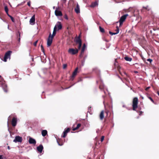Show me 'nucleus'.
<instances>
[{"mask_svg":"<svg viewBox=\"0 0 159 159\" xmlns=\"http://www.w3.org/2000/svg\"><path fill=\"white\" fill-rule=\"evenodd\" d=\"M80 36L79 35L76 39L75 42L76 43L79 44L78 49L76 48L74 49V48H70L68 50V52L71 55H75L78 52V50L80 49L82 46V41L80 39Z\"/></svg>","mask_w":159,"mask_h":159,"instance_id":"f257e3e1","label":"nucleus"},{"mask_svg":"<svg viewBox=\"0 0 159 159\" xmlns=\"http://www.w3.org/2000/svg\"><path fill=\"white\" fill-rule=\"evenodd\" d=\"M0 86L2 87L4 91L5 92L7 91V85L5 84V81L4 80L3 78L0 75Z\"/></svg>","mask_w":159,"mask_h":159,"instance_id":"f03ea898","label":"nucleus"},{"mask_svg":"<svg viewBox=\"0 0 159 159\" xmlns=\"http://www.w3.org/2000/svg\"><path fill=\"white\" fill-rule=\"evenodd\" d=\"M138 99L137 98H134L133 102V107L134 110L138 107Z\"/></svg>","mask_w":159,"mask_h":159,"instance_id":"7ed1b4c3","label":"nucleus"},{"mask_svg":"<svg viewBox=\"0 0 159 159\" xmlns=\"http://www.w3.org/2000/svg\"><path fill=\"white\" fill-rule=\"evenodd\" d=\"M62 28V25L61 22L58 21L54 26V29H55L57 31L61 30Z\"/></svg>","mask_w":159,"mask_h":159,"instance_id":"20e7f679","label":"nucleus"},{"mask_svg":"<svg viewBox=\"0 0 159 159\" xmlns=\"http://www.w3.org/2000/svg\"><path fill=\"white\" fill-rule=\"evenodd\" d=\"M11 51H7L5 54L3 61L5 62H6L7 61V59L9 58H10L11 54Z\"/></svg>","mask_w":159,"mask_h":159,"instance_id":"39448f33","label":"nucleus"},{"mask_svg":"<svg viewBox=\"0 0 159 159\" xmlns=\"http://www.w3.org/2000/svg\"><path fill=\"white\" fill-rule=\"evenodd\" d=\"M128 16L127 14H125L122 16L120 18L119 20L120 25H122L123 22L125 20L127 16Z\"/></svg>","mask_w":159,"mask_h":159,"instance_id":"423d86ee","label":"nucleus"},{"mask_svg":"<svg viewBox=\"0 0 159 159\" xmlns=\"http://www.w3.org/2000/svg\"><path fill=\"white\" fill-rule=\"evenodd\" d=\"M51 34L50 33L47 41V45L48 47L50 46L52 43L53 38L51 37Z\"/></svg>","mask_w":159,"mask_h":159,"instance_id":"0eeeda50","label":"nucleus"},{"mask_svg":"<svg viewBox=\"0 0 159 159\" xmlns=\"http://www.w3.org/2000/svg\"><path fill=\"white\" fill-rule=\"evenodd\" d=\"M22 140V138L19 136H16L13 141L15 143L21 142Z\"/></svg>","mask_w":159,"mask_h":159,"instance_id":"6e6552de","label":"nucleus"},{"mask_svg":"<svg viewBox=\"0 0 159 159\" xmlns=\"http://www.w3.org/2000/svg\"><path fill=\"white\" fill-rule=\"evenodd\" d=\"M28 142L30 144H32L34 145L36 144V140L30 137H29V140Z\"/></svg>","mask_w":159,"mask_h":159,"instance_id":"1a4fd4ad","label":"nucleus"},{"mask_svg":"<svg viewBox=\"0 0 159 159\" xmlns=\"http://www.w3.org/2000/svg\"><path fill=\"white\" fill-rule=\"evenodd\" d=\"M55 15L57 16H61L62 15L61 12L57 10V8L55 11Z\"/></svg>","mask_w":159,"mask_h":159,"instance_id":"9d476101","label":"nucleus"},{"mask_svg":"<svg viewBox=\"0 0 159 159\" xmlns=\"http://www.w3.org/2000/svg\"><path fill=\"white\" fill-rule=\"evenodd\" d=\"M17 122V118L16 117H13L12 119L11 124L13 126H16Z\"/></svg>","mask_w":159,"mask_h":159,"instance_id":"9b49d317","label":"nucleus"},{"mask_svg":"<svg viewBox=\"0 0 159 159\" xmlns=\"http://www.w3.org/2000/svg\"><path fill=\"white\" fill-rule=\"evenodd\" d=\"M43 146L42 144L40 145L37 148V151L40 153L42 152L43 149Z\"/></svg>","mask_w":159,"mask_h":159,"instance_id":"f8f14e48","label":"nucleus"},{"mask_svg":"<svg viewBox=\"0 0 159 159\" xmlns=\"http://www.w3.org/2000/svg\"><path fill=\"white\" fill-rule=\"evenodd\" d=\"M35 16L34 15L30 19V24L31 25H34V24L35 23Z\"/></svg>","mask_w":159,"mask_h":159,"instance_id":"ddd939ff","label":"nucleus"},{"mask_svg":"<svg viewBox=\"0 0 159 159\" xmlns=\"http://www.w3.org/2000/svg\"><path fill=\"white\" fill-rule=\"evenodd\" d=\"M75 12L77 13H80V6L78 3H77L75 9Z\"/></svg>","mask_w":159,"mask_h":159,"instance_id":"4468645a","label":"nucleus"},{"mask_svg":"<svg viewBox=\"0 0 159 159\" xmlns=\"http://www.w3.org/2000/svg\"><path fill=\"white\" fill-rule=\"evenodd\" d=\"M78 70V68L77 67L75 69V70L73 72L72 75V76H71V78H72V80H73L74 77L76 75V74L77 73Z\"/></svg>","mask_w":159,"mask_h":159,"instance_id":"2eb2a0df","label":"nucleus"},{"mask_svg":"<svg viewBox=\"0 0 159 159\" xmlns=\"http://www.w3.org/2000/svg\"><path fill=\"white\" fill-rule=\"evenodd\" d=\"M70 129L69 128H67L66 130H65L63 132V135L62 136V137L63 138H65L66 135L70 131Z\"/></svg>","mask_w":159,"mask_h":159,"instance_id":"dca6fc26","label":"nucleus"},{"mask_svg":"<svg viewBox=\"0 0 159 159\" xmlns=\"http://www.w3.org/2000/svg\"><path fill=\"white\" fill-rule=\"evenodd\" d=\"M98 5V3L97 1H95L94 2H92L90 7H94Z\"/></svg>","mask_w":159,"mask_h":159,"instance_id":"f3484780","label":"nucleus"},{"mask_svg":"<svg viewBox=\"0 0 159 159\" xmlns=\"http://www.w3.org/2000/svg\"><path fill=\"white\" fill-rule=\"evenodd\" d=\"M86 46L85 44H84L81 49V54L80 55V57H81L82 54H83L85 50V48H86Z\"/></svg>","mask_w":159,"mask_h":159,"instance_id":"a211bd4d","label":"nucleus"},{"mask_svg":"<svg viewBox=\"0 0 159 159\" xmlns=\"http://www.w3.org/2000/svg\"><path fill=\"white\" fill-rule=\"evenodd\" d=\"M47 134V131L46 130H43L42 131V135L44 137Z\"/></svg>","mask_w":159,"mask_h":159,"instance_id":"6ab92c4d","label":"nucleus"},{"mask_svg":"<svg viewBox=\"0 0 159 159\" xmlns=\"http://www.w3.org/2000/svg\"><path fill=\"white\" fill-rule=\"evenodd\" d=\"M100 118L101 120H102L104 118V111H102L100 115Z\"/></svg>","mask_w":159,"mask_h":159,"instance_id":"aec40b11","label":"nucleus"},{"mask_svg":"<svg viewBox=\"0 0 159 159\" xmlns=\"http://www.w3.org/2000/svg\"><path fill=\"white\" fill-rule=\"evenodd\" d=\"M57 31V30H55V29H53V33H52V35H51V37L53 38L55 35Z\"/></svg>","mask_w":159,"mask_h":159,"instance_id":"412c9836","label":"nucleus"},{"mask_svg":"<svg viewBox=\"0 0 159 159\" xmlns=\"http://www.w3.org/2000/svg\"><path fill=\"white\" fill-rule=\"evenodd\" d=\"M124 58L126 61H131L132 60V59L131 58L129 57H125Z\"/></svg>","mask_w":159,"mask_h":159,"instance_id":"4be33fe9","label":"nucleus"},{"mask_svg":"<svg viewBox=\"0 0 159 159\" xmlns=\"http://www.w3.org/2000/svg\"><path fill=\"white\" fill-rule=\"evenodd\" d=\"M81 126L80 124H77L76 127L73 129L72 130L73 131H75L78 129Z\"/></svg>","mask_w":159,"mask_h":159,"instance_id":"5701e85b","label":"nucleus"},{"mask_svg":"<svg viewBox=\"0 0 159 159\" xmlns=\"http://www.w3.org/2000/svg\"><path fill=\"white\" fill-rule=\"evenodd\" d=\"M4 9L5 12L7 14V15L8 14V8L7 6H5L4 7Z\"/></svg>","mask_w":159,"mask_h":159,"instance_id":"b1692460","label":"nucleus"},{"mask_svg":"<svg viewBox=\"0 0 159 159\" xmlns=\"http://www.w3.org/2000/svg\"><path fill=\"white\" fill-rule=\"evenodd\" d=\"M19 35V38H18V41L19 42H20V32H18V33L17 34V36L18 35Z\"/></svg>","mask_w":159,"mask_h":159,"instance_id":"393cba45","label":"nucleus"},{"mask_svg":"<svg viewBox=\"0 0 159 159\" xmlns=\"http://www.w3.org/2000/svg\"><path fill=\"white\" fill-rule=\"evenodd\" d=\"M99 29H100V31L102 32V33H103V32H104V29L102 28L101 26H100L99 27Z\"/></svg>","mask_w":159,"mask_h":159,"instance_id":"a878e982","label":"nucleus"},{"mask_svg":"<svg viewBox=\"0 0 159 159\" xmlns=\"http://www.w3.org/2000/svg\"><path fill=\"white\" fill-rule=\"evenodd\" d=\"M7 15L11 18L12 21L13 22H14V20L12 16H11L9 15V14L8 15Z\"/></svg>","mask_w":159,"mask_h":159,"instance_id":"bb28decb","label":"nucleus"},{"mask_svg":"<svg viewBox=\"0 0 159 159\" xmlns=\"http://www.w3.org/2000/svg\"><path fill=\"white\" fill-rule=\"evenodd\" d=\"M143 8H144V9H146L148 10H149V8L148 6H147L146 7H143Z\"/></svg>","mask_w":159,"mask_h":159,"instance_id":"cd10ccee","label":"nucleus"},{"mask_svg":"<svg viewBox=\"0 0 159 159\" xmlns=\"http://www.w3.org/2000/svg\"><path fill=\"white\" fill-rule=\"evenodd\" d=\"M0 159H6V158L2 155H0Z\"/></svg>","mask_w":159,"mask_h":159,"instance_id":"c85d7f7f","label":"nucleus"},{"mask_svg":"<svg viewBox=\"0 0 159 159\" xmlns=\"http://www.w3.org/2000/svg\"><path fill=\"white\" fill-rule=\"evenodd\" d=\"M116 28H117V30H116V34H117L119 32V28L118 27V26H116Z\"/></svg>","mask_w":159,"mask_h":159,"instance_id":"c756f323","label":"nucleus"},{"mask_svg":"<svg viewBox=\"0 0 159 159\" xmlns=\"http://www.w3.org/2000/svg\"><path fill=\"white\" fill-rule=\"evenodd\" d=\"M67 65L66 64H64L63 65V69H65L67 67Z\"/></svg>","mask_w":159,"mask_h":159,"instance_id":"7c9ffc66","label":"nucleus"},{"mask_svg":"<svg viewBox=\"0 0 159 159\" xmlns=\"http://www.w3.org/2000/svg\"><path fill=\"white\" fill-rule=\"evenodd\" d=\"M104 136H102L101 140V142H102L103 141L104 139Z\"/></svg>","mask_w":159,"mask_h":159,"instance_id":"2f4dec72","label":"nucleus"},{"mask_svg":"<svg viewBox=\"0 0 159 159\" xmlns=\"http://www.w3.org/2000/svg\"><path fill=\"white\" fill-rule=\"evenodd\" d=\"M109 34L112 35L116 34L115 33H112L111 31H110L109 32Z\"/></svg>","mask_w":159,"mask_h":159,"instance_id":"473e14b6","label":"nucleus"},{"mask_svg":"<svg viewBox=\"0 0 159 159\" xmlns=\"http://www.w3.org/2000/svg\"><path fill=\"white\" fill-rule=\"evenodd\" d=\"M148 98L151 100V101L153 103H154V102L153 100V99L151 97H149Z\"/></svg>","mask_w":159,"mask_h":159,"instance_id":"72a5a7b5","label":"nucleus"},{"mask_svg":"<svg viewBox=\"0 0 159 159\" xmlns=\"http://www.w3.org/2000/svg\"><path fill=\"white\" fill-rule=\"evenodd\" d=\"M38 40H37L35 42H34V45L35 46H36V44H37V43L38 42Z\"/></svg>","mask_w":159,"mask_h":159,"instance_id":"f704fd0d","label":"nucleus"},{"mask_svg":"<svg viewBox=\"0 0 159 159\" xmlns=\"http://www.w3.org/2000/svg\"><path fill=\"white\" fill-rule=\"evenodd\" d=\"M147 61H148L149 62H150V63H151L152 61V60L151 59H148L147 60Z\"/></svg>","mask_w":159,"mask_h":159,"instance_id":"c9c22d12","label":"nucleus"},{"mask_svg":"<svg viewBox=\"0 0 159 159\" xmlns=\"http://www.w3.org/2000/svg\"><path fill=\"white\" fill-rule=\"evenodd\" d=\"M27 5L29 6L30 7V1L28 2Z\"/></svg>","mask_w":159,"mask_h":159,"instance_id":"e433bc0d","label":"nucleus"},{"mask_svg":"<svg viewBox=\"0 0 159 159\" xmlns=\"http://www.w3.org/2000/svg\"><path fill=\"white\" fill-rule=\"evenodd\" d=\"M41 48L42 50L43 51V45H41Z\"/></svg>","mask_w":159,"mask_h":159,"instance_id":"4c0bfd02","label":"nucleus"},{"mask_svg":"<svg viewBox=\"0 0 159 159\" xmlns=\"http://www.w3.org/2000/svg\"><path fill=\"white\" fill-rule=\"evenodd\" d=\"M150 88V87H147L146 89H145V90H147L149 88Z\"/></svg>","mask_w":159,"mask_h":159,"instance_id":"58836bf2","label":"nucleus"},{"mask_svg":"<svg viewBox=\"0 0 159 159\" xmlns=\"http://www.w3.org/2000/svg\"><path fill=\"white\" fill-rule=\"evenodd\" d=\"M7 149L9 150H10V146H8L7 147Z\"/></svg>","mask_w":159,"mask_h":159,"instance_id":"ea45409f","label":"nucleus"},{"mask_svg":"<svg viewBox=\"0 0 159 159\" xmlns=\"http://www.w3.org/2000/svg\"><path fill=\"white\" fill-rule=\"evenodd\" d=\"M99 88H100V89H104V87H103V88H102L101 87V86H99Z\"/></svg>","mask_w":159,"mask_h":159,"instance_id":"a19ab883","label":"nucleus"},{"mask_svg":"<svg viewBox=\"0 0 159 159\" xmlns=\"http://www.w3.org/2000/svg\"><path fill=\"white\" fill-rule=\"evenodd\" d=\"M57 141V143H58V144L59 145H60V146H61V145H61V144H59V143H58V141Z\"/></svg>","mask_w":159,"mask_h":159,"instance_id":"79ce46f5","label":"nucleus"},{"mask_svg":"<svg viewBox=\"0 0 159 159\" xmlns=\"http://www.w3.org/2000/svg\"><path fill=\"white\" fill-rule=\"evenodd\" d=\"M142 111H141L140 112V114H139V115H142Z\"/></svg>","mask_w":159,"mask_h":159,"instance_id":"37998d69","label":"nucleus"},{"mask_svg":"<svg viewBox=\"0 0 159 159\" xmlns=\"http://www.w3.org/2000/svg\"><path fill=\"white\" fill-rule=\"evenodd\" d=\"M157 94H158V95L159 96V92H157Z\"/></svg>","mask_w":159,"mask_h":159,"instance_id":"c03bdc74","label":"nucleus"},{"mask_svg":"<svg viewBox=\"0 0 159 159\" xmlns=\"http://www.w3.org/2000/svg\"><path fill=\"white\" fill-rule=\"evenodd\" d=\"M70 87H68V88H66L65 89H68V88H70Z\"/></svg>","mask_w":159,"mask_h":159,"instance_id":"a18cd8bd","label":"nucleus"},{"mask_svg":"<svg viewBox=\"0 0 159 159\" xmlns=\"http://www.w3.org/2000/svg\"><path fill=\"white\" fill-rule=\"evenodd\" d=\"M10 116H9L8 118V120H9V119L10 118Z\"/></svg>","mask_w":159,"mask_h":159,"instance_id":"49530a36","label":"nucleus"},{"mask_svg":"<svg viewBox=\"0 0 159 159\" xmlns=\"http://www.w3.org/2000/svg\"><path fill=\"white\" fill-rule=\"evenodd\" d=\"M55 8V7H53V9H54Z\"/></svg>","mask_w":159,"mask_h":159,"instance_id":"de8ad7c7","label":"nucleus"},{"mask_svg":"<svg viewBox=\"0 0 159 159\" xmlns=\"http://www.w3.org/2000/svg\"><path fill=\"white\" fill-rule=\"evenodd\" d=\"M8 121H7V124L8 125Z\"/></svg>","mask_w":159,"mask_h":159,"instance_id":"09e8293b","label":"nucleus"},{"mask_svg":"<svg viewBox=\"0 0 159 159\" xmlns=\"http://www.w3.org/2000/svg\"><path fill=\"white\" fill-rule=\"evenodd\" d=\"M142 99H143V97H142Z\"/></svg>","mask_w":159,"mask_h":159,"instance_id":"8fccbe9b","label":"nucleus"},{"mask_svg":"<svg viewBox=\"0 0 159 159\" xmlns=\"http://www.w3.org/2000/svg\"><path fill=\"white\" fill-rule=\"evenodd\" d=\"M66 19H67V17H66Z\"/></svg>","mask_w":159,"mask_h":159,"instance_id":"3c124183","label":"nucleus"},{"mask_svg":"<svg viewBox=\"0 0 159 159\" xmlns=\"http://www.w3.org/2000/svg\"><path fill=\"white\" fill-rule=\"evenodd\" d=\"M138 72L137 71H136L135 73H137Z\"/></svg>","mask_w":159,"mask_h":159,"instance_id":"603ef678","label":"nucleus"}]
</instances>
